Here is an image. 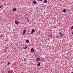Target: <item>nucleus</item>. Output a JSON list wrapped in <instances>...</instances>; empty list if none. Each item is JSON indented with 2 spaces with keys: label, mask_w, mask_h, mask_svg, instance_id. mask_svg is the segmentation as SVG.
<instances>
[{
  "label": "nucleus",
  "mask_w": 73,
  "mask_h": 73,
  "mask_svg": "<svg viewBox=\"0 0 73 73\" xmlns=\"http://www.w3.org/2000/svg\"><path fill=\"white\" fill-rule=\"evenodd\" d=\"M0 37H3V35H1L0 36Z\"/></svg>",
  "instance_id": "obj_18"
},
{
  "label": "nucleus",
  "mask_w": 73,
  "mask_h": 73,
  "mask_svg": "<svg viewBox=\"0 0 73 73\" xmlns=\"http://www.w3.org/2000/svg\"><path fill=\"white\" fill-rule=\"evenodd\" d=\"M27 48V46H26L25 47V49H26Z\"/></svg>",
  "instance_id": "obj_11"
},
{
  "label": "nucleus",
  "mask_w": 73,
  "mask_h": 73,
  "mask_svg": "<svg viewBox=\"0 0 73 73\" xmlns=\"http://www.w3.org/2000/svg\"><path fill=\"white\" fill-rule=\"evenodd\" d=\"M15 23L17 25H18L19 24V22L18 21H15Z\"/></svg>",
  "instance_id": "obj_3"
},
{
  "label": "nucleus",
  "mask_w": 73,
  "mask_h": 73,
  "mask_svg": "<svg viewBox=\"0 0 73 73\" xmlns=\"http://www.w3.org/2000/svg\"><path fill=\"white\" fill-rule=\"evenodd\" d=\"M59 33L60 36L61 37H62V36H64V35H65L64 34H62V33H61V32L60 31H59Z\"/></svg>",
  "instance_id": "obj_1"
},
{
  "label": "nucleus",
  "mask_w": 73,
  "mask_h": 73,
  "mask_svg": "<svg viewBox=\"0 0 73 73\" xmlns=\"http://www.w3.org/2000/svg\"><path fill=\"white\" fill-rule=\"evenodd\" d=\"M10 64V63H8L7 64L8 65H9Z\"/></svg>",
  "instance_id": "obj_19"
},
{
  "label": "nucleus",
  "mask_w": 73,
  "mask_h": 73,
  "mask_svg": "<svg viewBox=\"0 0 73 73\" xmlns=\"http://www.w3.org/2000/svg\"><path fill=\"white\" fill-rule=\"evenodd\" d=\"M71 73H73V72H72Z\"/></svg>",
  "instance_id": "obj_22"
},
{
  "label": "nucleus",
  "mask_w": 73,
  "mask_h": 73,
  "mask_svg": "<svg viewBox=\"0 0 73 73\" xmlns=\"http://www.w3.org/2000/svg\"><path fill=\"white\" fill-rule=\"evenodd\" d=\"M66 9H64L63 10V12L64 13H65L66 12Z\"/></svg>",
  "instance_id": "obj_9"
},
{
  "label": "nucleus",
  "mask_w": 73,
  "mask_h": 73,
  "mask_svg": "<svg viewBox=\"0 0 73 73\" xmlns=\"http://www.w3.org/2000/svg\"><path fill=\"white\" fill-rule=\"evenodd\" d=\"M26 31H27L26 30V29L24 30V31L23 33V35H24L25 34V32H26Z\"/></svg>",
  "instance_id": "obj_4"
},
{
  "label": "nucleus",
  "mask_w": 73,
  "mask_h": 73,
  "mask_svg": "<svg viewBox=\"0 0 73 73\" xmlns=\"http://www.w3.org/2000/svg\"><path fill=\"white\" fill-rule=\"evenodd\" d=\"M40 62H39L37 64V66H40Z\"/></svg>",
  "instance_id": "obj_5"
},
{
  "label": "nucleus",
  "mask_w": 73,
  "mask_h": 73,
  "mask_svg": "<svg viewBox=\"0 0 73 73\" xmlns=\"http://www.w3.org/2000/svg\"><path fill=\"white\" fill-rule=\"evenodd\" d=\"M35 29H33L32 30V32H35Z\"/></svg>",
  "instance_id": "obj_12"
},
{
  "label": "nucleus",
  "mask_w": 73,
  "mask_h": 73,
  "mask_svg": "<svg viewBox=\"0 0 73 73\" xmlns=\"http://www.w3.org/2000/svg\"><path fill=\"white\" fill-rule=\"evenodd\" d=\"M26 58H25L24 59V61H25L26 60Z\"/></svg>",
  "instance_id": "obj_20"
},
{
  "label": "nucleus",
  "mask_w": 73,
  "mask_h": 73,
  "mask_svg": "<svg viewBox=\"0 0 73 73\" xmlns=\"http://www.w3.org/2000/svg\"><path fill=\"white\" fill-rule=\"evenodd\" d=\"M2 7H3V5H1L0 6V8H2Z\"/></svg>",
  "instance_id": "obj_17"
},
{
  "label": "nucleus",
  "mask_w": 73,
  "mask_h": 73,
  "mask_svg": "<svg viewBox=\"0 0 73 73\" xmlns=\"http://www.w3.org/2000/svg\"><path fill=\"white\" fill-rule=\"evenodd\" d=\"M47 2V0H45L44 1V3H46Z\"/></svg>",
  "instance_id": "obj_10"
},
{
  "label": "nucleus",
  "mask_w": 73,
  "mask_h": 73,
  "mask_svg": "<svg viewBox=\"0 0 73 73\" xmlns=\"http://www.w3.org/2000/svg\"><path fill=\"white\" fill-rule=\"evenodd\" d=\"M26 42L27 43H28V42H29V40H27Z\"/></svg>",
  "instance_id": "obj_13"
},
{
  "label": "nucleus",
  "mask_w": 73,
  "mask_h": 73,
  "mask_svg": "<svg viewBox=\"0 0 73 73\" xmlns=\"http://www.w3.org/2000/svg\"><path fill=\"white\" fill-rule=\"evenodd\" d=\"M40 58L38 57L36 59V60L37 61V62H39V61H40Z\"/></svg>",
  "instance_id": "obj_2"
},
{
  "label": "nucleus",
  "mask_w": 73,
  "mask_h": 73,
  "mask_svg": "<svg viewBox=\"0 0 73 73\" xmlns=\"http://www.w3.org/2000/svg\"><path fill=\"white\" fill-rule=\"evenodd\" d=\"M31 52H32V53H33V52H34V49H33V48H31Z\"/></svg>",
  "instance_id": "obj_7"
},
{
  "label": "nucleus",
  "mask_w": 73,
  "mask_h": 73,
  "mask_svg": "<svg viewBox=\"0 0 73 73\" xmlns=\"http://www.w3.org/2000/svg\"><path fill=\"white\" fill-rule=\"evenodd\" d=\"M39 1H42V0H38Z\"/></svg>",
  "instance_id": "obj_21"
},
{
  "label": "nucleus",
  "mask_w": 73,
  "mask_h": 73,
  "mask_svg": "<svg viewBox=\"0 0 73 73\" xmlns=\"http://www.w3.org/2000/svg\"><path fill=\"white\" fill-rule=\"evenodd\" d=\"M49 37H52V35H50L49 36H48Z\"/></svg>",
  "instance_id": "obj_15"
},
{
  "label": "nucleus",
  "mask_w": 73,
  "mask_h": 73,
  "mask_svg": "<svg viewBox=\"0 0 73 73\" xmlns=\"http://www.w3.org/2000/svg\"><path fill=\"white\" fill-rule=\"evenodd\" d=\"M33 3L35 4H37V2H36V1H33Z\"/></svg>",
  "instance_id": "obj_6"
},
{
  "label": "nucleus",
  "mask_w": 73,
  "mask_h": 73,
  "mask_svg": "<svg viewBox=\"0 0 73 73\" xmlns=\"http://www.w3.org/2000/svg\"><path fill=\"white\" fill-rule=\"evenodd\" d=\"M13 12H15V11H16V8H14L13 9Z\"/></svg>",
  "instance_id": "obj_8"
},
{
  "label": "nucleus",
  "mask_w": 73,
  "mask_h": 73,
  "mask_svg": "<svg viewBox=\"0 0 73 73\" xmlns=\"http://www.w3.org/2000/svg\"><path fill=\"white\" fill-rule=\"evenodd\" d=\"M33 33H34V32H33L32 31L31 32V33L32 34V35H33Z\"/></svg>",
  "instance_id": "obj_16"
},
{
  "label": "nucleus",
  "mask_w": 73,
  "mask_h": 73,
  "mask_svg": "<svg viewBox=\"0 0 73 73\" xmlns=\"http://www.w3.org/2000/svg\"><path fill=\"white\" fill-rule=\"evenodd\" d=\"M73 29V25L72 27H71V30Z\"/></svg>",
  "instance_id": "obj_14"
}]
</instances>
